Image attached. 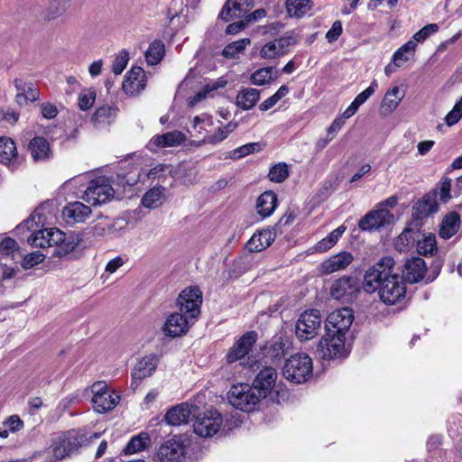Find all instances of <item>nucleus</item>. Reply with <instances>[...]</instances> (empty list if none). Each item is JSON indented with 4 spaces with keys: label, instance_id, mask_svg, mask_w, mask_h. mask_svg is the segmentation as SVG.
<instances>
[{
    "label": "nucleus",
    "instance_id": "nucleus-1",
    "mask_svg": "<svg viewBox=\"0 0 462 462\" xmlns=\"http://www.w3.org/2000/svg\"><path fill=\"white\" fill-rule=\"evenodd\" d=\"M395 264L392 256H383L364 275V290L368 293L378 291L380 300L388 305L402 301L407 291Z\"/></svg>",
    "mask_w": 462,
    "mask_h": 462
},
{
    "label": "nucleus",
    "instance_id": "nucleus-2",
    "mask_svg": "<svg viewBox=\"0 0 462 462\" xmlns=\"http://www.w3.org/2000/svg\"><path fill=\"white\" fill-rule=\"evenodd\" d=\"M441 264L436 262L427 268L425 261L419 257H411L405 261L402 266V275L401 276L403 281L410 283H417L424 281L425 283L433 282L439 274Z\"/></svg>",
    "mask_w": 462,
    "mask_h": 462
},
{
    "label": "nucleus",
    "instance_id": "nucleus-3",
    "mask_svg": "<svg viewBox=\"0 0 462 462\" xmlns=\"http://www.w3.org/2000/svg\"><path fill=\"white\" fill-rule=\"evenodd\" d=\"M282 374L284 377L295 383L306 382L312 374V360L303 354L291 356L286 360Z\"/></svg>",
    "mask_w": 462,
    "mask_h": 462
},
{
    "label": "nucleus",
    "instance_id": "nucleus-4",
    "mask_svg": "<svg viewBox=\"0 0 462 462\" xmlns=\"http://www.w3.org/2000/svg\"><path fill=\"white\" fill-rule=\"evenodd\" d=\"M262 397L253 386L248 384L233 385L228 392L229 402L238 410L252 411Z\"/></svg>",
    "mask_w": 462,
    "mask_h": 462
},
{
    "label": "nucleus",
    "instance_id": "nucleus-5",
    "mask_svg": "<svg viewBox=\"0 0 462 462\" xmlns=\"http://www.w3.org/2000/svg\"><path fill=\"white\" fill-rule=\"evenodd\" d=\"M114 194V189L108 179L99 177L88 183L84 191L83 199L91 206H97L110 201Z\"/></svg>",
    "mask_w": 462,
    "mask_h": 462
},
{
    "label": "nucleus",
    "instance_id": "nucleus-6",
    "mask_svg": "<svg viewBox=\"0 0 462 462\" xmlns=\"http://www.w3.org/2000/svg\"><path fill=\"white\" fill-rule=\"evenodd\" d=\"M321 327V316L318 310H310L300 314L296 323V336L301 341L315 337Z\"/></svg>",
    "mask_w": 462,
    "mask_h": 462
},
{
    "label": "nucleus",
    "instance_id": "nucleus-7",
    "mask_svg": "<svg viewBox=\"0 0 462 462\" xmlns=\"http://www.w3.org/2000/svg\"><path fill=\"white\" fill-rule=\"evenodd\" d=\"M92 403L94 410L98 413H104L113 410L119 402V395L110 390L104 382H97L92 384Z\"/></svg>",
    "mask_w": 462,
    "mask_h": 462
},
{
    "label": "nucleus",
    "instance_id": "nucleus-8",
    "mask_svg": "<svg viewBox=\"0 0 462 462\" xmlns=\"http://www.w3.org/2000/svg\"><path fill=\"white\" fill-rule=\"evenodd\" d=\"M222 423V417L217 411L209 410L203 413H196L194 432L202 438H209L218 432Z\"/></svg>",
    "mask_w": 462,
    "mask_h": 462
},
{
    "label": "nucleus",
    "instance_id": "nucleus-9",
    "mask_svg": "<svg viewBox=\"0 0 462 462\" xmlns=\"http://www.w3.org/2000/svg\"><path fill=\"white\" fill-rule=\"evenodd\" d=\"M346 336L326 331L325 336L318 345V352L323 359H332L344 356Z\"/></svg>",
    "mask_w": 462,
    "mask_h": 462
},
{
    "label": "nucleus",
    "instance_id": "nucleus-10",
    "mask_svg": "<svg viewBox=\"0 0 462 462\" xmlns=\"http://www.w3.org/2000/svg\"><path fill=\"white\" fill-rule=\"evenodd\" d=\"M297 40L291 35H284L265 42L259 51V56L263 60L279 59L286 55L296 44Z\"/></svg>",
    "mask_w": 462,
    "mask_h": 462
},
{
    "label": "nucleus",
    "instance_id": "nucleus-11",
    "mask_svg": "<svg viewBox=\"0 0 462 462\" xmlns=\"http://www.w3.org/2000/svg\"><path fill=\"white\" fill-rule=\"evenodd\" d=\"M201 303L202 292L197 287H189L183 290L177 299L179 310L195 319L200 313Z\"/></svg>",
    "mask_w": 462,
    "mask_h": 462
},
{
    "label": "nucleus",
    "instance_id": "nucleus-12",
    "mask_svg": "<svg viewBox=\"0 0 462 462\" xmlns=\"http://www.w3.org/2000/svg\"><path fill=\"white\" fill-rule=\"evenodd\" d=\"M354 319V314L349 308H341L331 312L325 323V330L346 336Z\"/></svg>",
    "mask_w": 462,
    "mask_h": 462
},
{
    "label": "nucleus",
    "instance_id": "nucleus-13",
    "mask_svg": "<svg viewBox=\"0 0 462 462\" xmlns=\"http://www.w3.org/2000/svg\"><path fill=\"white\" fill-rule=\"evenodd\" d=\"M160 361L161 356L154 353L145 355L138 359L131 372L132 384L137 385L144 378L152 375Z\"/></svg>",
    "mask_w": 462,
    "mask_h": 462
},
{
    "label": "nucleus",
    "instance_id": "nucleus-14",
    "mask_svg": "<svg viewBox=\"0 0 462 462\" xmlns=\"http://www.w3.org/2000/svg\"><path fill=\"white\" fill-rule=\"evenodd\" d=\"M194 322L195 319L188 317V314L179 310L167 318L163 326V332L166 336L171 337H180L185 334Z\"/></svg>",
    "mask_w": 462,
    "mask_h": 462
},
{
    "label": "nucleus",
    "instance_id": "nucleus-15",
    "mask_svg": "<svg viewBox=\"0 0 462 462\" xmlns=\"http://www.w3.org/2000/svg\"><path fill=\"white\" fill-rule=\"evenodd\" d=\"M393 220V215L389 210L382 208L367 213L359 220L358 226L363 231L377 230L391 224Z\"/></svg>",
    "mask_w": 462,
    "mask_h": 462
},
{
    "label": "nucleus",
    "instance_id": "nucleus-16",
    "mask_svg": "<svg viewBox=\"0 0 462 462\" xmlns=\"http://www.w3.org/2000/svg\"><path fill=\"white\" fill-rule=\"evenodd\" d=\"M198 410L199 407L194 403L182 402L170 409L164 418L170 425L187 424L192 418H195Z\"/></svg>",
    "mask_w": 462,
    "mask_h": 462
},
{
    "label": "nucleus",
    "instance_id": "nucleus-17",
    "mask_svg": "<svg viewBox=\"0 0 462 462\" xmlns=\"http://www.w3.org/2000/svg\"><path fill=\"white\" fill-rule=\"evenodd\" d=\"M146 75L141 67H133L125 75L123 90L126 95L137 96L146 87Z\"/></svg>",
    "mask_w": 462,
    "mask_h": 462
},
{
    "label": "nucleus",
    "instance_id": "nucleus-18",
    "mask_svg": "<svg viewBox=\"0 0 462 462\" xmlns=\"http://www.w3.org/2000/svg\"><path fill=\"white\" fill-rule=\"evenodd\" d=\"M257 340V333L250 331L244 334L229 349L226 355L228 363L236 362L245 357Z\"/></svg>",
    "mask_w": 462,
    "mask_h": 462
},
{
    "label": "nucleus",
    "instance_id": "nucleus-19",
    "mask_svg": "<svg viewBox=\"0 0 462 462\" xmlns=\"http://www.w3.org/2000/svg\"><path fill=\"white\" fill-rule=\"evenodd\" d=\"M63 232L58 228H43L33 232L28 237V243L35 247H52L60 241Z\"/></svg>",
    "mask_w": 462,
    "mask_h": 462
},
{
    "label": "nucleus",
    "instance_id": "nucleus-20",
    "mask_svg": "<svg viewBox=\"0 0 462 462\" xmlns=\"http://www.w3.org/2000/svg\"><path fill=\"white\" fill-rule=\"evenodd\" d=\"M253 6L254 0H227L219 14V18L227 22L233 18L243 17Z\"/></svg>",
    "mask_w": 462,
    "mask_h": 462
},
{
    "label": "nucleus",
    "instance_id": "nucleus-21",
    "mask_svg": "<svg viewBox=\"0 0 462 462\" xmlns=\"http://www.w3.org/2000/svg\"><path fill=\"white\" fill-rule=\"evenodd\" d=\"M277 373L274 368L265 366L257 374L253 383V387L262 398H265L274 387Z\"/></svg>",
    "mask_w": 462,
    "mask_h": 462
},
{
    "label": "nucleus",
    "instance_id": "nucleus-22",
    "mask_svg": "<svg viewBox=\"0 0 462 462\" xmlns=\"http://www.w3.org/2000/svg\"><path fill=\"white\" fill-rule=\"evenodd\" d=\"M354 260L351 253L343 251L334 254L321 263L319 273L321 274H331L345 270Z\"/></svg>",
    "mask_w": 462,
    "mask_h": 462
},
{
    "label": "nucleus",
    "instance_id": "nucleus-23",
    "mask_svg": "<svg viewBox=\"0 0 462 462\" xmlns=\"http://www.w3.org/2000/svg\"><path fill=\"white\" fill-rule=\"evenodd\" d=\"M358 291L356 281L352 277L344 276L332 284L330 295L336 300H350Z\"/></svg>",
    "mask_w": 462,
    "mask_h": 462
},
{
    "label": "nucleus",
    "instance_id": "nucleus-24",
    "mask_svg": "<svg viewBox=\"0 0 462 462\" xmlns=\"http://www.w3.org/2000/svg\"><path fill=\"white\" fill-rule=\"evenodd\" d=\"M185 454V448L182 443L176 439H170L164 442L157 452L159 462H180Z\"/></svg>",
    "mask_w": 462,
    "mask_h": 462
},
{
    "label": "nucleus",
    "instance_id": "nucleus-25",
    "mask_svg": "<svg viewBox=\"0 0 462 462\" xmlns=\"http://www.w3.org/2000/svg\"><path fill=\"white\" fill-rule=\"evenodd\" d=\"M438 190L434 189L425 194L421 199L413 206V216L417 219H423L439 210L437 202Z\"/></svg>",
    "mask_w": 462,
    "mask_h": 462
},
{
    "label": "nucleus",
    "instance_id": "nucleus-26",
    "mask_svg": "<svg viewBox=\"0 0 462 462\" xmlns=\"http://www.w3.org/2000/svg\"><path fill=\"white\" fill-rule=\"evenodd\" d=\"M90 213V208L79 201L69 203L62 209V217L69 225L84 222Z\"/></svg>",
    "mask_w": 462,
    "mask_h": 462
},
{
    "label": "nucleus",
    "instance_id": "nucleus-27",
    "mask_svg": "<svg viewBox=\"0 0 462 462\" xmlns=\"http://www.w3.org/2000/svg\"><path fill=\"white\" fill-rule=\"evenodd\" d=\"M404 97V92L398 86L389 88L380 105V113L383 116L392 114Z\"/></svg>",
    "mask_w": 462,
    "mask_h": 462
},
{
    "label": "nucleus",
    "instance_id": "nucleus-28",
    "mask_svg": "<svg viewBox=\"0 0 462 462\" xmlns=\"http://www.w3.org/2000/svg\"><path fill=\"white\" fill-rule=\"evenodd\" d=\"M275 233L271 229H263L254 233L246 243L249 252H261L271 245L274 241Z\"/></svg>",
    "mask_w": 462,
    "mask_h": 462
},
{
    "label": "nucleus",
    "instance_id": "nucleus-29",
    "mask_svg": "<svg viewBox=\"0 0 462 462\" xmlns=\"http://www.w3.org/2000/svg\"><path fill=\"white\" fill-rule=\"evenodd\" d=\"M186 141V136L180 131L168 132L162 134L154 135L150 143V146L155 147H174L183 143Z\"/></svg>",
    "mask_w": 462,
    "mask_h": 462
},
{
    "label": "nucleus",
    "instance_id": "nucleus-30",
    "mask_svg": "<svg viewBox=\"0 0 462 462\" xmlns=\"http://www.w3.org/2000/svg\"><path fill=\"white\" fill-rule=\"evenodd\" d=\"M0 162L14 166L20 162L16 145L9 137H0Z\"/></svg>",
    "mask_w": 462,
    "mask_h": 462
},
{
    "label": "nucleus",
    "instance_id": "nucleus-31",
    "mask_svg": "<svg viewBox=\"0 0 462 462\" xmlns=\"http://www.w3.org/2000/svg\"><path fill=\"white\" fill-rule=\"evenodd\" d=\"M460 216L455 212L447 214L440 224L439 235L443 239H449L455 236L460 227Z\"/></svg>",
    "mask_w": 462,
    "mask_h": 462
},
{
    "label": "nucleus",
    "instance_id": "nucleus-32",
    "mask_svg": "<svg viewBox=\"0 0 462 462\" xmlns=\"http://www.w3.org/2000/svg\"><path fill=\"white\" fill-rule=\"evenodd\" d=\"M421 235L418 228L405 227L394 241V247L399 252H405L411 248Z\"/></svg>",
    "mask_w": 462,
    "mask_h": 462
},
{
    "label": "nucleus",
    "instance_id": "nucleus-33",
    "mask_svg": "<svg viewBox=\"0 0 462 462\" xmlns=\"http://www.w3.org/2000/svg\"><path fill=\"white\" fill-rule=\"evenodd\" d=\"M277 207V197L273 191H265L257 199L256 210L262 217H270Z\"/></svg>",
    "mask_w": 462,
    "mask_h": 462
},
{
    "label": "nucleus",
    "instance_id": "nucleus-34",
    "mask_svg": "<svg viewBox=\"0 0 462 462\" xmlns=\"http://www.w3.org/2000/svg\"><path fill=\"white\" fill-rule=\"evenodd\" d=\"M260 98V90L245 88L241 89L236 96V106L243 110L253 108Z\"/></svg>",
    "mask_w": 462,
    "mask_h": 462
},
{
    "label": "nucleus",
    "instance_id": "nucleus-35",
    "mask_svg": "<svg viewBox=\"0 0 462 462\" xmlns=\"http://www.w3.org/2000/svg\"><path fill=\"white\" fill-rule=\"evenodd\" d=\"M79 240L73 235L63 233L60 241L54 244L52 256L63 257L71 253L79 245Z\"/></svg>",
    "mask_w": 462,
    "mask_h": 462
},
{
    "label": "nucleus",
    "instance_id": "nucleus-36",
    "mask_svg": "<svg viewBox=\"0 0 462 462\" xmlns=\"http://www.w3.org/2000/svg\"><path fill=\"white\" fill-rule=\"evenodd\" d=\"M279 77V71L274 70L273 67H264L256 69L250 76V81L253 85L263 86L274 81Z\"/></svg>",
    "mask_w": 462,
    "mask_h": 462
},
{
    "label": "nucleus",
    "instance_id": "nucleus-37",
    "mask_svg": "<svg viewBox=\"0 0 462 462\" xmlns=\"http://www.w3.org/2000/svg\"><path fill=\"white\" fill-rule=\"evenodd\" d=\"M32 157L34 161H43L49 158L50 145L43 137H34L29 143Z\"/></svg>",
    "mask_w": 462,
    "mask_h": 462
},
{
    "label": "nucleus",
    "instance_id": "nucleus-38",
    "mask_svg": "<svg viewBox=\"0 0 462 462\" xmlns=\"http://www.w3.org/2000/svg\"><path fill=\"white\" fill-rule=\"evenodd\" d=\"M417 43L410 40L403 45H402L393 56V62L396 67H402L407 62L415 53Z\"/></svg>",
    "mask_w": 462,
    "mask_h": 462
},
{
    "label": "nucleus",
    "instance_id": "nucleus-39",
    "mask_svg": "<svg viewBox=\"0 0 462 462\" xmlns=\"http://www.w3.org/2000/svg\"><path fill=\"white\" fill-rule=\"evenodd\" d=\"M313 6L311 0H287L286 10L290 16L301 18L307 14Z\"/></svg>",
    "mask_w": 462,
    "mask_h": 462
},
{
    "label": "nucleus",
    "instance_id": "nucleus-40",
    "mask_svg": "<svg viewBox=\"0 0 462 462\" xmlns=\"http://www.w3.org/2000/svg\"><path fill=\"white\" fill-rule=\"evenodd\" d=\"M164 188L155 187L150 189L143 197L142 204L144 208H156L163 203Z\"/></svg>",
    "mask_w": 462,
    "mask_h": 462
},
{
    "label": "nucleus",
    "instance_id": "nucleus-41",
    "mask_svg": "<svg viewBox=\"0 0 462 462\" xmlns=\"http://www.w3.org/2000/svg\"><path fill=\"white\" fill-rule=\"evenodd\" d=\"M117 109L110 106H104L97 108L93 115L92 120L95 124L105 125L110 124L116 116Z\"/></svg>",
    "mask_w": 462,
    "mask_h": 462
},
{
    "label": "nucleus",
    "instance_id": "nucleus-42",
    "mask_svg": "<svg viewBox=\"0 0 462 462\" xmlns=\"http://www.w3.org/2000/svg\"><path fill=\"white\" fill-rule=\"evenodd\" d=\"M236 127V123H228L225 126L218 127L214 134L208 135L204 138L203 142L210 144H217L224 141L230 133Z\"/></svg>",
    "mask_w": 462,
    "mask_h": 462
},
{
    "label": "nucleus",
    "instance_id": "nucleus-43",
    "mask_svg": "<svg viewBox=\"0 0 462 462\" xmlns=\"http://www.w3.org/2000/svg\"><path fill=\"white\" fill-rule=\"evenodd\" d=\"M164 54V44L160 41H155L150 44L145 52V58L150 65H155L161 61Z\"/></svg>",
    "mask_w": 462,
    "mask_h": 462
},
{
    "label": "nucleus",
    "instance_id": "nucleus-44",
    "mask_svg": "<svg viewBox=\"0 0 462 462\" xmlns=\"http://www.w3.org/2000/svg\"><path fill=\"white\" fill-rule=\"evenodd\" d=\"M417 251L420 254L427 255L431 254L437 250L435 236L429 234L423 235L422 237L417 239Z\"/></svg>",
    "mask_w": 462,
    "mask_h": 462
},
{
    "label": "nucleus",
    "instance_id": "nucleus-45",
    "mask_svg": "<svg viewBox=\"0 0 462 462\" xmlns=\"http://www.w3.org/2000/svg\"><path fill=\"white\" fill-rule=\"evenodd\" d=\"M150 443V439L147 435H138L131 439L125 446L124 452L126 455L134 454L136 452L145 449Z\"/></svg>",
    "mask_w": 462,
    "mask_h": 462
},
{
    "label": "nucleus",
    "instance_id": "nucleus-46",
    "mask_svg": "<svg viewBox=\"0 0 462 462\" xmlns=\"http://www.w3.org/2000/svg\"><path fill=\"white\" fill-rule=\"evenodd\" d=\"M250 42H251L250 39H248V38H244V39H240L238 41L233 42L231 43L227 44L224 48L222 54L226 58H228V59L235 58L237 54L244 51L245 50L246 46H248L250 44Z\"/></svg>",
    "mask_w": 462,
    "mask_h": 462
},
{
    "label": "nucleus",
    "instance_id": "nucleus-47",
    "mask_svg": "<svg viewBox=\"0 0 462 462\" xmlns=\"http://www.w3.org/2000/svg\"><path fill=\"white\" fill-rule=\"evenodd\" d=\"M262 149L263 146L260 143H249L233 150L230 152V157L234 160H238L246 155L259 152Z\"/></svg>",
    "mask_w": 462,
    "mask_h": 462
},
{
    "label": "nucleus",
    "instance_id": "nucleus-48",
    "mask_svg": "<svg viewBox=\"0 0 462 462\" xmlns=\"http://www.w3.org/2000/svg\"><path fill=\"white\" fill-rule=\"evenodd\" d=\"M271 181L281 183L289 176L288 165L285 162H279L273 165L268 173Z\"/></svg>",
    "mask_w": 462,
    "mask_h": 462
},
{
    "label": "nucleus",
    "instance_id": "nucleus-49",
    "mask_svg": "<svg viewBox=\"0 0 462 462\" xmlns=\"http://www.w3.org/2000/svg\"><path fill=\"white\" fill-rule=\"evenodd\" d=\"M462 118V97L457 100L453 108L444 117V122L448 126H453Z\"/></svg>",
    "mask_w": 462,
    "mask_h": 462
},
{
    "label": "nucleus",
    "instance_id": "nucleus-50",
    "mask_svg": "<svg viewBox=\"0 0 462 462\" xmlns=\"http://www.w3.org/2000/svg\"><path fill=\"white\" fill-rule=\"evenodd\" d=\"M14 86L16 90H23L26 94L27 99L30 102L36 101L40 97V93L37 88H33L32 83H27L22 79H15Z\"/></svg>",
    "mask_w": 462,
    "mask_h": 462
},
{
    "label": "nucleus",
    "instance_id": "nucleus-51",
    "mask_svg": "<svg viewBox=\"0 0 462 462\" xmlns=\"http://www.w3.org/2000/svg\"><path fill=\"white\" fill-rule=\"evenodd\" d=\"M66 6L65 3L60 0H52L46 10V18L49 20H53L63 14L65 12Z\"/></svg>",
    "mask_w": 462,
    "mask_h": 462
},
{
    "label": "nucleus",
    "instance_id": "nucleus-52",
    "mask_svg": "<svg viewBox=\"0 0 462 462\" xmlns=\"http://www.w3.org/2000/svg\"><path fill=\"white\" fill-rule=\"evenodd\" d=\"M439 31V25L437 23H430L425 25L423 28L419 30L413 35V40L417 42H423L430 35L436 33Z\"/></svg>",
    "mask_w": 462,
    "mask_h": 462
},
{
    "label": "nucleus",
    "instance_id": "nucleus-53",
    "mask_svg": "<svg viewBox=\"0 0 462 462\" xmlns=\"http://www.w3.org/2000/svg\"><path fill=\"white\" fill-rule=\"evenodd\" d=\"M129 60L128 52L122 51L113 61L112 70L116 75H120L125 69Z\"/></svg>",
    "mask_w": 462,
    "mask_h": 462
},
{
    "label": "nucleus",
    "instance_id": "nucleus-54",
    "mask_svg": "<svg viewBox=\"0 0 462 462\" xmlns=\"http://www.w3.org/2000/svg\"><path fill=\"white\" fill-rule=\"evenodd\" d=\"M96 94L91 90H85L79 94V106L81 110L89 109L95 102Z\"/></svg>",
    "mask_w": 462,
    "mask_h": 462
},
{
    "label": "nucleus",
    "instance_id": "nucleus-55",
    "mask_svg": "<svg viewBox=\"0 0 462 462\" xmlns=\"http://www.w3.org/2000/svg\"><path fill=\"white\" fill-rule=\"evenodd\" d=\"M94 234L97 236H106L113 233L114 224L107 218H105L97 223L93 228Z\"/></svg>",
    "mask_w": 462,
    "mask_h": 462
},
{
    "label": "nucleus",
    "instance_id": "nucleus-56",
    "mask_svg": "<svg viewBox=\"0 0 462 462\" xmlns=\"http://www.w3.org/2000/svg\"><path fill=\"white\" fill-rule=\"evenodd\" d=\"M377 88L378 83L376 79H374L367 88H365L364 91H362L356 97L354 101L359 106L363 105L375 92Z\"/></svg>",
    "mask_w": 462,
    "mask_h": 462
},
{
    "label": "nucleus",
    "instance_id": "nucleus-57",
    "mask_svg": "<svg viewBox=\"0 0 462 462\" xmlns=\"http://www.w3.org/2000/svg\"><path fill=\"white\" fill-rule=\"evenodd\" d=\"M450 189H451V180L448 178H445L440 182L439 191H438V195H439V200L443 203L448 202L450 198Z\"/></svg>",
    "mask_w": 462,
    "mask_h": 462
},
{
    "label": "nucleus",
    "instance_id": "nucleus-58",
    "mask_svg": "<svg viewBox=\"0 0 462 462\" xmlns=\"http://www.w3.org/2000/svg\"><path fill=\"white\" fill-rule=\"evenodd\" d=\"M44 260V255L40 253H32L24 256L23 266L25 269H30L34 265L41 263Z\"/></svg>",
    "mask_w": 462,
    "mask_h": 462
},
{
    "label": "nucleus",
    "instance_id": "nucleus-59",
    "mask_svg": "<svg viewBox=\"0 0 462 462\" xmlns=\"http://www.w3.org/2000/svg\"><path fill=\"white\" fill-rule=\"evenodd\" d=\"M19 119V114L13 108L7 107L0 111V120L14 125Z\"/></svg>",
    "mask_w": 462,
    "mask_h": 462
},
{
    "label": "nucleus",
    "instance_id": "nucleus-60",
    "mask_svg": "<svg viewBox=\"0 0 462 462\" xmlns=\"http://www.w3.org/2000/svg\"><path fill=\"white\" fill-rule=\"evenodd\" d=\"M343 30H342V24L340 21H336L333 23L331 28L326 33V38L328 42H333L336 40L338 39V37L341 35Z\"/></svg>",
    "mask_w": 462,
    "mask_h": 462
},
{
    "label": "nucleus",
    "instance_id": "nucleus-61",
    "mask_svg": "<svg viewBox=\"0 0 462 462\" xmlns=\"http://www.w3.org/2000/svg\"><path fill=\"white\" fill-rule=\"evenodd\" d=\"M170 171V166L167 164H157L147 172V177L151 180L161 179Z\"/></svg>",
    "mask_w": 462,
    "mask_h": 462
},
{
    "label": "nucleus",
    "instance_id": "nucleus-62",
    "mask_svg": "<svg viewBox=\"0 0 462 462\" xmlns=\"http://www.w3.org/2000/svg\"><path fill=\"white\" fill-rule=\"evenodd\" d=\"M17 248V243L11 237L3 239L0 243V253L2 254H10Z\"/></svg>",
    "mask_w": 462,
    "mask_h": 462
},
{
    "label": "nucleus",
    "instance_id": "nucleus-63",
    "mask_svg": "<svg viewBox=\"0 0 462 462\" xmlns=\"http://www.w3.org/2000/svg\"><path fill=\"white\" fill-rule=\"evenodd\" d=\"M4 424L12 432L19 430L23 426V420L17 415L10 416Z\"/></svg>",
    "mask_w": 462,
    "mask_h": 462
},
{
    "label": "nucleus",
    "instance_id": "nucleus-64",
    "mask_svg": "<svg viewBox=\"0 0 462 462\" xmlns=\"http://www.w3.org/2000/svg\"><path fill=\"white\" fill-rule=\"evenodd\" d=\"M269 351L273 358L281 359L284 356L285 344L282 340H278L271 346Z\"/></svg>",
    "mask_w": 462,
    "mask_h": 462
}]
</instances>
